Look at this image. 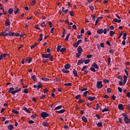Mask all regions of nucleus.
Returning <instances> with one entry per match:
<instances>
[{
	"label": "nucleus",
	"mask_w": 130,
	"mask_h": 130,
	"mask_svg": "<svg viewBox=\"0 0 130 130\" xmlns=\"http://www.w3.org/2000/svg\"><path fill=\"white\" fill-rule=\"evenodd\" d=\"M109 28H104V29H103V28H101L98 29L97 33H98V34H102V33H104V34H106L107 32H109Z\"/></svg>",
	"instance_id": "f257e3e1"
},
{
	"label": "nucleus",
	"mask_w": 130,
	"mask_h": 130,
	"mask_svg": "<svg viewBox=\"0 0 130 130\" xmlns=\"http://www.w3.org/2000/svg\"><path fill=\"white\" fill-rule=\"evenodd\" d=\"M41 116H42L43 118H44L45 117H48V116H50V115L46 112H42L41 114Z\"/></svg>",
	"instance_id": "f03ea898"
},
{
	"label": "nucleus",
	"mask_w": 130,
	"mask_h": 130,
	"mask_svg": "<svg viewBox=\"0 0 130 130\" xmlns=\"http://www.w3.org/2000/svg\"><path fill=\"white\" fill-rule=\"evenodd\" d=\"M96 87L98 89H101L103 87V84H102V81H98L96 83Z\"/></svg>",
	"instance_id": "7ed1b4c3"
},
{
	"label": "nucleus",
	"mask_w": 130,
	"mask_h": 130,
	"mask_svg": "<svg viewBox=\"0 0 130 130\" xmlns=\"http://www.w3.org/2000/svg\"><path fill=\"white\" fill-rule=\"evenodd\" d=\"M8 35H9V33H6V31H3L0 33V36H2L3 37H6V36H8Z\"/></svg>",
	"instance_id": "20e7f679"
},
{
	"label": "nucleus",
	"mask_w": 130,
	"mask_h": 130,
	"mask_svg": "<svg viewBox=\"0 0 130 130\" xmlns=\"http://www.w3.org/2000/svg\"><path fill=\"white\" fill-rule=\"evenodd\" d=\"M51 53L49 54H42V57H43V58H48L49 57V55H50Z\"/></svg>",
	"instance_id": "39448f33"
},
{
	"label": "nucleus",
	"mask_w": 130,
	"mask_h": 130,
	"mask_svg": "<svg viewBox=\"0 0 130 130\" xmlns=\"http://www.w3.org/2000/svg\"><path fill=\"white\" fill-rule=\"evenodd\" d=\"M91 67H92V68H94V69H96L97 70H99V66H98L96 63H93V64H92Z\"/></svg>",
	"instance_id": "423d86ee"
},
{
	"label": "nucleus",
	"mask_w": 130,
	"mask_h": 130,
	"mask_svg": "<svg viewBox=\"0 0 130 130\" xmlns=\"http://www.w3.org/2000/svg\"><path fill=\"white\" fill-rule=\"evenodd\" d=\"M77 51L79 53H82V52H83V49H82V47L79 46L77 48Z\"/></svg>",
	"instance_id": "0eeeda50"
},
{
	"label": "nucleus",
	"mask_w": 130,
	"mask_h": 130,
	"mask_svg": "<svg viewBox=\"0 0 130 130\" xmlns=\"http://www.w3.org/2000/svg\"><path fill=\"white\" fill-rule=\"evenodd\" d=\"M96 99V96H88V100H89V101H93Z\"/></svg>",
	"instance_id": "6e6552de"
},
{
	"label": "nucleus",
	"mask_w": 130,
	"mask_h": 130,
	"mask_svg": "<svg viewBox=\"0 0 130 130\" xmlns=\"http://www.w3.org/2000/svg\"><path fill=\"white\" fill-rule=\"evenodd\" d=\"M124 121L125 123H129L130 120L128 119V117H127L126 118H124Z\"/></svg>",
	"instance_id": "1a4fd4ad"
},
{
	"label": "nucleus",
	"mask_w": 130,
	"mask_h": 130,
	"mask_svg": "<svg viewBox=\"0 0 130 130\" xmlns=\"http://www.w3.org/2000/svg\"><path fill=\"white\" fill-rule=\"evenodd\" d=\"M10 25H11V22H10V19H6L5 26H10Z\"/></svg>",
	"instance_id": "9d476101"
},
{
	"label": "nucleus",
	"mask_w": 130,
	"mask_h": 130,
	"mask_svg": "<svg viewBox=\"0 0 130 130\" xmlns=\"http://www.w3.org/2000/svg\"><path fill=\"white\" fill-rule=\"evenodd\" d=\"M64 68L65 70H69L71 68V64H66L64 65Z\"/></svg>",
	"instance_id": "9b49d317"
},
{
	"label": "nucleus",
	"mask_w": 130,
	"mask_h": 130,
	"mask_svg": "<svg viewBox=\"0 0 130 130\" xmlns=\"http://www.w3.org/2000/svg\"><path fill=\"white\" fill-rule=\"evenodd\" d=\"M19 8H17V7H15L14 8V14L15 15H17L18 14V12H19Z\"/></svg>",
	"instance_id": "f8f14e48"
},
{
	"label": "nucleus",
	"mask_w": 130,
	"mask_h": 130,
	"mask_svg": "<svg viewBox=\"0 0 130 130\" xmlns=\"http://www.w3.org/2000/svg\"><path fill=\"white\" fill-rule=\"evenodd\" d=\"M19 91H21V88H19L18 90H13L11 92V94H12V95H14V94L18 93V92H19Z\"/></svg>",
	"instance_id": "ddd939ff"
},
{
	"label": "nucleus",
	"mask_w": 130,
	"mask_h": 130,
	"mask_svg": "<svg viewBox=\"0 0 130 130\" xmlns=\"http://www.w3.org/2000/svg\"><path fill=\"white\" fill-rule=\"evenodd\" d=\"M127 80V77L126 75H124V80H123L124 85H125V83H126Z\"/></svg>",
	"instance_id": "4468645a"
},
{
	"label": "nucleus",
	"mask_w": 130,
	"mask_h": 130,
	"mask_svg": "<svg viewBox=\"0 0 130 130\" xmlns=\"http://www.w3.org/2000/svg\"><path fill=\"white\" fill-rule=\"evenodd\" d=\"M73 75L75 77H78V72L75 69L73 70Z\"/></svg>",
	"instance_id": "2eb2a0df"
},
{
	"label": "nucleus",
	"mask_w": 130,
	"mask_h": 130,
	"mask_svg": "<svg viewBox=\"0 0 130 130\" xmlns=\"http://www.w3.org/2000/svg\"><path fill=\"white\" fill-rule=\"evenodd\" d=\"M42 124L44 126H48V125H49L48 122H43Z\"/></svg>",
	"instance_id": "dca6fc26"
},
{
	"label": "nucleus",
	"mask_w": 130,
	"mask_h": 130,
	"mask_svg": "<svg viewBox=\"0 0 130 130\" xmlns=\"http://www.w3.org/2000/svg\"><path fill=\"white\" fill-rule=\"evenodd\" d=\"M84 62V60H83V59H80L78 61V63H77V66H80V64H82V63H83Z\"/></svg>",
	"instance_id": "f3484780"
},
{
	"label": "nucleus",
	"mask_w": 130,
	"mask_h": 130,
	"mask_svg": "<svg viewBox=\"0 0 130 130\" xmlns=\"http://www.w3.org/2000/svg\"><path fill=\"white\" fill-rule=\"evenodd\" d=\"M14 12V10L13 9V8H10L8 10V13L9 14H10V15H12V14H13V12Z\"/></svg>",
	"instance_id": "a211bd4d"
},
{
	"label": "nucleus",
	"mask_w": 130,
	"mask_h": 130,
	"mask_svg": "<svg viewBox=\"0 0 130 130\" xmlns=\"http://www.w3.org/2000/svg\"><path fill=\"white\" fill-rule=\"evenodd\" d=\"M64 111H66V110L64 109H62V110H61L60 111H56L55 112L56 113H63V112H64Z\"/></svg>",
	"instance_id": "6ab92c4d"
},
{
	"label": "nucleus",
	"mask_w": 130,
	"mask_h": 130,
	"mask_svg": "<svg viewBox=\"0 0 130 130\" xmlns=\"http://www.w3.org/2000/svg\"><path fill=\"white\" fill-rule=\"evenodd\" d=\"M37 89L38 90H39V89H40V88H42V83L39 82V84L37 85Z\"/></svg>",
	"instance_id": "aec40b11"
},
{
	"label": "nucleus",
	"mask_w": 130,
	"mask_h": 130,
	"mask_svg": "<svg viewBox=\"0 0 130 130\" xmlns=\"http://www.w3.org/2000/svg\"><path fill=\"white\" fill-rule=\"evenodd\" d=\"M3 57H7V54L5 53L3 55L2 54L0 57V60H2L3 59Z\"/></svg>",
	"instance_id": "412c9836"
},
{
	"label": "nucleus",
	"mask_w": 130,
	"mask_h": 130,
	"mask_svg": "<svg viewBox=\"0 0 130 130\" xmlns=\"http://www.w3.org/2000/svg\"><path fill=\"white\" fill-rule=\"evenodd\" d=\"M8 128L9 129V130H12V129H14V126L12 124H10L8 126Z\"/></svg>",
	"instance_id": "4be33fe9"
},
{
	"label": "nucleus",
	"mask_w": 130,
	"mask_h": 130,
	"mask_svg": "<svg viewBox=\"0 0 130 130\" xmlns=\"http://www.w3.org/2000/svg\"><path fill=\"white\" fill-rule=\"evenodd\" d=\"M31 78L32 79H33V81H35V82H37V78H36L35 75L31 76Z\"/></svg>",
	"instance_id": "5701e85b"
},
{
	"label": "nucleus",
	"mask_w": 130,
	"mask_h": 130,
	"mask_svg": "<svg viewBox=\"0 0 130 130\" xmlns=\"http://www.w3.org/2000/svg\"><path fill=\"white\" fill-rule=\"evenodd\" d=\"M113 22H115V23H120L121 22V20L117 19V18H115L113 20Z\"/></svg>",
	"instance_id": "b1692460"
},
{
	"label": "nucleus",
	"mask_w": 130,
	"mask_h": 130,
	"mask_svg": "<svg viewBox=\"0 0 130 130\" xmlns=\"http://www.w3.org/2000/svg\"><path fill=\"white\" fill-rule=\"evenodd\" d=\"M82 120H83V121H84V122H87L88 120H87V118H86V117L85 116H83L82 117Z\"/></svg>",
	"instance_id": "393cba45"
},
{
	"label": "nucleus",
	"mask_w": 130,
	"mask_h": 130,
	"mask_svg": "<svg viewBox=\"0 0 130 130\" xmlns=\"http://www.w3.org/2000/svg\"><path fill=\"white\" fill-rule=\"evenodd\" d=\"M42 39H43V34H41L40 35V38L39 39V41H42Z\"/></svg>",
	"instance_id": "a878e982"
},
{
	"label": "nucleus",
	"mask_w": 130,
	"mask_h": 130,
	"mask_svg": "<svg viewBox=\"0 0 130 130\" xmlns=\"http://www.w3.org/2000/svg\"><path fill=\"white\" fill-rule=\"evenodd\" d=\"M48 58H49L51 61H53V56L51 55V54H50V55L49 56Z\"/></svg>",
	"instance_id": "bb28decb"
},
{
	"label": "nucleus",
	"mask_w": 130,
	"mask_h": 130,
	"mask_svg": "<svg viewBox=\"0 0 130 130\" xmlns=\"http://www.w3.org/2000/svg\"><path fill=\"white\" fill-rule=\"evenodd\" d=\"M118 108L120 110H122V109H123V105H122V104H119L118 105Z\"/></svg>",
	"instance_id": "cd10ccee"
},
{
	"label": "nucleus",
	"mask_w": 130,
	"mask_h": 130,
	"mask_svg": "<svg viewBox=\"0 0 130 130\" xmlns=\"http://www.w3.org/2000/svg\"><path fill=\"white\" fill-rule=\"evenodd\" d=\"M62 73H63L64 74H68L69 73H70V71H68L66 69H62Z\"/></svg>",
	"instance_id": "c85d7f7f"
},
{
	"label": "nucleus",
	"mask_w": 130,
	"mask_h": 130,
	"mask_svg": "<svg viewBox=\"0 0 130 130\" xmlns=\"http://www.w3.org/2000/svg\"><path fill=\"white\" fill-rule=\"evenodd\" d=\"M103 124H102V122H100L97 123V126L99 127H101L103 126Z\"/></svg>",
	"instance_id": "c756f323"
},
{
	"label": "nucleus",
	"mask_w": 130,
	"mask_h": 130,
	"mask_svg": "<svg viewBox=\"0 0 130 130\" xmlns=\"http://www.w3.org/2000/svg\"><path fill=\"white\" fill-rule=\"evenodd\" d=\"M42 80H43V81H44L45 82H47V81H49V79H48V78H46V77L42 78Z\"/></svg>",
	"instance_id": "7c9ffc66"
},
{
	"label": "nucleus",
	"mask_w": 130,
	"mask_h": 130,
	"mask_svg": "<svg viewBox=\"0 0 130 130\" xmlns=\"http://www.w3.org/2000/svg\"><path fill=\"white\" fill-rule=\"evenodd\" d=\"M61 107H62V106H58L54 109V110H58V109H60Z\"/></svg>",
	"instance_id": "2f4dec72"
},
{
	"label": "nucleus",
	"mask_w": 130,
	"mask_h": 130,
	"mask_svg": "<svg viewBox=\"0 0 130 130\" xmlns=\"http://www.w3.org/2000/svg\"><path fill=\"white\" fill-rule=\"evenodd\" d=\"M23 110H25V111H26V112H27V113H30L29 109H27V108H26V107L23 108Z\"/></svg>",
	"instance_id": "473e14b6"
},
{
	"label": "nucleus",
	"mask_w": 130,
	"mask_h": 130,
	"mask_svg": "<svg viewBox=\"0 0 130 130\" xmlns=\"http://www.w3.org/2000/svg\"><path fill=\"white\" fill-rule=\"evenodd\" d=\"M111 61V58L110 57H109L108 59V66H109L110 64Z\"/></svg>",
	"instance_id": "72a5a7b5"
},
{
	"label": "nucleus",
	"mask_w": 130,
	"mask_h": 130,
	"mask_svg": "<svg viewBox=\"0 0 130 130\" xmlns=\"http://www.w3.org/2000/svg\"><path fill=\"white\" fill-rule=\"evenodd\" d=\"M37 44H38L37 43H36L35 44L32 45L31 46V49H33V48H35V47H36V46H37Z\"/></svg>",
	"instance_id": "f704fd0d"
},
{
	"label": "nucleus",
	"mask_w": 130,
	"mask_h": 130,
	"mask_svg": "<svg viewBox=\"0 0 130 130\" xmlns=\"http://www.w3.org/2000/svg\"><path fill=\"white\" fill-rule=\"evenodd\" d=\"M113 35H114V31L112 30L110 31V36H111V37H112Z\"/></svg>",
	"instance_id": "c9c22d12"
},
{
	"label": "nucleus",
	"mask_w": 130,
	"mask_h": 130,
	"mask_svg": "<svg viewBox=\"0 0 130 130\" xmlns=\"http://www.w3.org/2000/svg\"><path fill=\"white\" fill-rule=\"evenodd\" d=\"M14 90H15V88H14L13 87H11V88L9 89L8 92H9V93H11V92H13V91H14Z\"/></svg>",
	"instance_id": "e433bc0d"
},
{
	"label": "nucleus",
	"mask_w": 130,
	"mask_h": 130,
	"mask_svg": "<svg viewBox=\"0 0 130 130\" xmlns=\"http://www.w3.org/2000/svg\"><path fill=\"white\" fill-rule=\"evenodd\" d=\"M71 35V34L69 33L66 37L65 40H66L67 41H69V38H70V36Z\"/></svg>",
	"instance_id": "4c0bfd02"
},
{
	"label": "nucleus",
	"mask_w": 130,
	"mask_h": 130,
	"mask_svg": "<svg viewBox=\"0 0 130 130\" xmlns=\"http://www.w3.org/2000/svg\"><path fill=\"white\" fill-rule=\"evenodd\" d=\"M88 93H89V91H86L84 92L83 93L84 97H87V95Z\"/></svg>",
	"instance_id": "58836bf2"
},
{
	"label": "nucleus",
	"mask_w": 130,
	"mask_h": 130,
	"mask_svg": "<svg viewBox=\"0 0 130 130\" xmlns=\"http://www.w3.org/2000/svg\"><path fill=\"white\" fill-rule=\"evenodd\" d=\"M13 113H15V114H18L19 113V111L16 110H12Z\"/></svg>",
	"instance_id": "ea45409f"
},
{
	"label": "nucleus",
	"mask_w": 130,
	"mask_h": 130,
	"mask_svg": "<svg viewBox=\"0 0 130 130\" xmlns=\"http://www.w3.org/2000/svg\"><path fill=\"white\" fill-rule=\"evenodd\" d=\"M66 48L65 47L62 48L60 49V52H64L66 51Z\"/></svg>",
	"instance_id": "a19ab883"
},
{
	"label": "nucleus",
	"mask_w": 130,
	"mask_h": 130,
	"mask_svg": "<svg viewBox=\"0 0 130 130\" xmlns=\"http://www.w3.org/2000/svg\"><path fill=\"white\" fill-rule=\"evenodd\" d=\"M102 112H106L107 111H109V110H108V108H105L103 110H102Z\"/></svg>",
	"instance_id": "79ce46f5"
},
{
	"label": "nucleus",
	"mask_w": 130,
	"mask_h": 130,
	"mask_svg": "<svg viewBox=\"0 0 130 130\" xmlns=\"http://www.w3.org/2000/svg\"><path fill=\"white\" fill-rule=\"evenodd\" d=\"M90 71H91V72H93L94 73L96 72V70H95V68H94V67H93L90 68Z\"/></svg>",
	"instance_id": "37998d69"
},
{
	"label": "nucleus",
	"mask_w": 130,
	"mask_h": 130,
	"mask_svg": "<svg viewBox=\"0 0 130 130\" xmlns=\"http://www.w3.org/2000/svg\"><path fill=\"white\" fill-rule=\"evenodd\" d=\"M81 53H76V57H77V58H80V57L81 56Z\"/></svg>",
	"instance_id": "c03bdc74"
},
{
	"label": "nucleus",
	"mask_w": 130,
	"mask_h": 130,
	"mask_svg": "<svg viewBox=\"0 0 130 130\" xmlns=\"http://www.w3.org/2000/svg\"><path fill=\"white\" fill-rule=\"evenodd\" d=\"M89 62H90V59H86L84 61V63L85 64H87L89 63Z\"/></svg>",
	"instance_id": "a18cd8bd"
},
{
	"label": "nucleus",
	"mask_w": 130,
	"mask_h": 130,
	"mask_svg": "<svg viewBox=\"0 0 130 130\" xmlns=\"http://www.w3.org/2000/svg\"><path fill=\"white\" fill-rule=\"evenodd\" d=\"M54 82H60L61 81V79L59 78H56L54 80Z\"/></svg>",
	"instance_id": "49530a36"
},
{
	"label": "nucleus",
	"mask_w": 130,
	"mask_h": 130,
	"mask_svg": "<svg viewBox=\"0 0 130 130\" xmlns=\"http://www.w3.org/2000/svg\"><path fill=\"white\" fill-rule=\"evenodd\" d=\"M122 115L124 117V118L128 117L127 114L126 113H122Z\"/></svg>",
	"instance_id": "de8ad7c7"
},
{
	"label": "nucleus",
	"mask_w": 130,
	"mask_h": 130,
	"mask_svg": "<svg viewBox=\"0 0 130 130\" xmlns=\"http://www.w3.org/2000/svg\"><path fill=\"white\" fill-rule=\"evenodd\" d=\"M35 4H36V1L35 0H32L31 3V6H34V5H35Z\"/></svg>",
	"instance_id": "09e8293b"
},
{
	"label": "nucleus",
	"mask_w": 130,
	"mask_h": 130,
	"mask_svg": "<svg viewBox=\"0 0 130 130\" xmlns=\"http://www.w3.org/2000/svg\"><path fill=\"white\" fill-rule=\"evenodd\" d=\"M61 46H58L57 48V51H60Z\"/></svg>",
	"instance_id": "8fccbe9b"
},
{
	"label": "nucleus",
	"mask_w": 130,
	"mask_h": 130,
	"mask_svg": "<svg viewBox=\"0 0 130 130\" xmlns=\"http://www.w3.org/2000/svg\"><path fill=\"white\" fill-rule=\"evenodd\" d=\"M123 40H126V33H124L123 34Z\"/></svg>",
	"instance_id": "3c124183"
},
{
	"label": "nucleus",
	"mask_w": 130,
	"mask_h": 130,
	"mask_svg": "<svg viewBox=\"0 0 130 130\" xmlns=\"http://www.w3.org/2000/svg\"><path fill=\"white\" fill-rule=\"evenodd\" d=\"M69 14H70V15H71V16L72 17H74V11H71L69 12Z\"/></svg>",
	"instance_id": "603ef678"
},
{
	"label": "nucleus",
	"mask_w": 130,
	"mask_h": 130,
	"mask_svg": "<svg viewBox=\"0 0 130 130\" xmlns=\"http://www.w3.org/2000/svg\"><path fill=\"white\" fill-rule=\"evenodd\" d=\"M87 68V66H84L83 68L81 69V72H83V71H85V70H86Z\"/></svg>",
	"instance_id": "864d4df0"
},
{
	"label": "nucleus",
	"mask_w": 130,
	"mask_h": 130,
	"mask_svg": "<svg viewBox=\"0 0 130 130\" xmlns=\"http://www.w3.org/2000/svg\"><path fill=\"white\" fill-rule=\"evenodd\" d=\"M82 37H83V35H80L77 36V38L78 39H82Z\"/></svg>",
	"instance_id": "5fc2aeb1"
},
{
	"label": "nucleus",
	"mask_w": 130,
	"mask_h": 130,
	"mask_svg": "<svg viewBox=\"0 0 130 130\" xmlns=\"http://www.w3.org/2000/svg\"><path fill=\"white\" fill-rule=\"evenodd\" d=\"M42 27H46V25H45V22H43L41 24Z\"/></svg>",
	"instance_id": "6e6d98bb"
},
{
	"label": "nucleus",
	"mask_w": 130,
	"mask_h": 130,
	"mask_svg": "<svg viewBox=\"0 0 130 130\" xmlns=\"http://www.w3.org/2000/svg\"><path fill=\"white\" fill-rule=\"evenodd\" d=\"M89 8L91 11H93V10L94 9V7L92 6H89Z\"/></svg>",
	"instance_id": "4d7b16f0"
},
{
	"label": "nucleus",
	"mask_w": 130,
	"mask_h": 130,
	"mask_svg": "<svg viewBox=\"0 0 130 130\" xmlns=\"http://www.w3.org/2000/svg\"><path fill=\"white\" fill-rule=\"evenodd\" d=\"M83 102H85V101L83 100L80 99L79 100L78 103H79V104H81V103H83Z\"/></svg>",
	"instance_id": "13d9d810"
},
{
	"label": "nucleus",
	"mask_w": 130,
	"mask_h": 130,
	"mask_svg": "<svg viewBox=\"0 0 130 130\" xmlns=\"http://www.w3.org/2000/svg\"><path fill=\"white\" fill-rule=\"evenodd\" d=\"M109 52L110 53H112V54H113V53H114V50H112V49H111V50H109Z\"/></svg>",
	"instance_id": "bf43d9fd"
},
{
	"label": "nucleus",
	"mask_w": 130,
	"mask_h": 130,
	"mask_svg": "<svg viewBox=\"0 0 130 130\" xmlns=\"http://www.w3.org/2000/svg\"><path fill=\"white\" fill-rule=\"evenodd\" d=\"M47 92H48V88H46L44 90V93L45 94V93H47Z\"/></svg>",
	"instance_id": "052dcab7"
},
{
	"label": "nucleus",
	"mask_w": 130,
	"mask_h": 130,
	"mask_svg": "<svg viewBox=\"0 0 130 130\" xmlns=\"http://www.w3.org/2000/svg\"><path fill=\"white\" fill-rule=\"evenodd\" d=\"M27 60H28V63H30V62H31V61H32V58L31 57H29V58H28V59H27Z\"/></svg>",
	"instance_id": "680f3d73"
},
{
	"label": "nucleus",
	"mask_w": 130,
	"mask_h": 130,
	"mask_svg": "<svg viewBox=\"0 0 130 130\" xmlns=\"http://www.w3.org/2000/svg\"><path fill=\"white\" fill-rule=\"evenodd\" d=\"M124 72L127 77H128V72H127V70L126 69H124Z\"/></svg>",
	"instance_id": "e2e57ef3"
},
{
	"label": "nucleus",
	"mask_w": 130,
	"mask_h": 130,
	"mask_svg": "<svg viewBox=\"0 0 130 130\" xmlns=\"http://www.w3.org/2000/svg\"><path fill=\"white\" fill-rule=\"evenodd\" d=\"M118 90L119 92H120V93H121V92H122V88H121V87H118Z\"/></svg>",
	"instance_id": "0e129e2a"
},
{
	"label": "nucleus",
	"mask_w": 130,
	"mask_h": 130,
	"mask_svg": "<svg viewBox=\"0 0 130 130\" xmlns=\"http://www.w3.org/2000/svg\"><path fill=\"white\" fill-rule=\"evenodd\" d=\"M76 43H77V44H78V45H79V44H80V43H82V40H79L76 42Z\"/></svg>",
	"instance_id": "69168bd1"
},
{
	"label": "nucleus",
	"mask_w": 130,
	"mask_h": 130,
	"mask_svg": "<svg viewBox=\"0 0 130 130\" xmlns=\"http://www.w3.org/2000/svg\"><path fill=\"white\" fill-rule=\"evenodd\" d=\"M80 98H81V95L78 94L76 96V99L78 100V99H80Z\"/></svg>",
	"instance_id": "338daca9"
},
{
	"label": "nucleus",
	"mask_w": 130,
	"mask_h": 130,
	"mask_svg": "<svg viewBox=\"0 0 130 130\" xmlns=\"http://www.w3.org/2000/svg\"><path fill=\"white\" fill-rule=\"evenodd\" d=\"M107 92H108V93H111V89L110 88H108Z\"/></svg>",
	"instance_id": "774afa93"
}]
</instances>
